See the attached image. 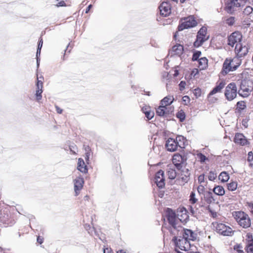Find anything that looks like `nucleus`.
<instances>
[{
  "label": "nucleus",
  "mask_w": 253,
  "mask_h": 253,
  "mask_svg": "<svg viewBox=\"0 0 253 253\" xmlns=\"http://www.w3.org/2000/svg\"><path fill=\"white\" fill-rule=\"evenodd\" d=\"M241 64V59L240 57H234L233 58H226L223 64L222 74L225 75L231 71H235Z\"/></svg>",
  "instance_id": "nucleus-1"
},
{
  "label": "nucleus",
  "mask_w": 253,
  "mask_h": 253,
  "mask_svg": "<svg viewBox=\"0 0 253 253\" xmlns=\"http://www.w3.org/2000/svg\"><path fill=\"white\" fill-rule=\"evenodd\" d=\"M166 216L169 223L171 225L169 231L173 235H176V231H179L182 230V226L178 225L177 219L174 211L168 208L166 210Z\"/></svg>",
  "instance_id": "nucleus-2"
},
{
  "label": "nucleus",
  "mask_w": 253,
  "mask_h": 253,
  "mask_svg": "<svg viewBox=\"0 0 253 253\" xmlns=\"http://www.w3.org/2000/svg\"><path fill=\"white\" fill-rule=\"evenodd\" d=\"M233 216L239 225L244 228H247L251 225V220L249 215L243 211H234Z\"/></svg>",
  "instance_id": "nucleus-3"
},
{
  "label": "nucleus",
  "mask_w": 253,
  "mask_h": 253,
  "mask_svg": "<svg viewBox=\"0 0 253 253\" xmlns=\"http://www.w3.org/2000/svg\"><path fill=\"white\" fill-rule=\"evenodd\" d=\"M197 24V22L193 16H190L182 18L180 20V23L178 26L179 31H182L186 29L194 27Z\"/></svg>",
  "instance_id": "nucleus-4"
},
{
  "label": "nucleus",
  "mask_w": 253,
  "mask_h": 253,
  "mask_svg": "<svg viewBox=\"0 0 253 253\" xmlns=\"http://www.w3.org/2000/svg\"><path fill=\"white\" fill-rule=\"evenodd\" d=\"M216 232L223 236H231L233 234V230L229 226L222 223L215 222L213 223Z\"/></svg>",
  "instance_id": "nucleus-5"
},
{
  "label": "nucleus",
  "mask_w": 253,
  "mask_h": 253,
  "mask_svg": "<svg viewBox=\"0 0 253 253\" xmlns=\"http://www.w3.org/2000/svg\"><path fill=\"white\" fill-rule=\"evenodd\" d=\"M237 94V87L235 83L229 84L226 87L224 95L226 99L229 101L235 99Z\"/></svg>",
  "instance_id": "nucleus-6"
},
{
  "label": "nucleus",
  "mask_w": 253,
  "mask_h": 253,
  "mask_svg": "<svg viewBox=\"0 0 253 253\" xmlns=\"http://www.w3.org/2000/svg\"><path fill=\"white\" fill-rule=\"evenodd\" d=\"M174 236L172 241L174 242L176 248L185 251H188L190 249L191 244L189 241L181 236H179L178 238L176 236V235Z\"/></svg>",
  "instance_id": "nucleus-7"
},
{
  "label": "nucleus",
  "mask_w": 253,
  "mask_h": 253,
  "mask_svg": "<svg viewBox=\"0 0 253 253\" xmlns=\"http://www.w3.org/2000/svg\"><path fill=\"white\" fill-rule=\"evenodd\" d=\"M246 1V0H231L227 3L226 9L228 13H232L237 8L244 6Z\"/></svg>",
  "instance_id": "nucleus-8"
},
{
  "label": "nucleus",
  "mask_w": 253,
  "mask_h": 253,
  "mask_svg": "<svg viewBox=\"0 0 253 253\" xmlns=\"http://www.w3.org/2000/svg\"><path fill=\"white\" fill-rule=\"evenodd\" d=\"M175 235H182V237L184 238L185 239H187L188 241H194L196 239V234L194 233L193 231L190 229H183L182 227V230L177 232L176 231Z\"/></svg>",
  "instance_id": "nucleus-9"
},
{
  "label": "nucleus",
  "mask_w": 253,
  "mask_h": 253,
  "mask_svg": "<svg viewBox=\"0 0 253 253\" xmlns=\"http://www.w3.org/2000/svg\"><path fill=\"white\" fill-rule=\"evenodd\" d=\"M242 35L239 32H235L232 33L228 38V45L233 46L234 44L241 43Z\"/></svg>",
  "instance_id": "nucleus-10"
},
{
  "label": "nucleus",
  "mask_w": 253,
  "mask_h": 253,
  "mask_svg": "<svg viewBox=\"0 0 253 253\" xmlns=\"http://www.w3.org/2000/svg\"><path fill=\"white\" fill-rule=\"evenodd\" d=\"M160 14L164 17H167L171 13V5L165 1H163L159 7Z\"/></svg>",
  "instance_id": "nucleus-11"
},
{
  "label": "nucleus",
  "mask_w": 253,
  "mask_h": 253,
  "mask_svg": "<svg viewBox=\"0 0 253 253\" xmlns=\"http://www.w3.org/2000/svg\"><path fill=\"white\" fill-rule=\"evenodd\" d=\"M155 182L159 188H163L165 185L164 172L163 170H160L158 171L155 175Z\"/></svg>",
  "instance_id": "nucleus-12"
},
{
  "label": "nucleus",
  "mask_w": 253,
  "mask_h": 253,
  "mask_svg": "<svg viewBox=\"0 0 253 253\" xmlns=\"http://www.w3.org/2000/svg\"><path fill=\"white\" fill-rule=\"evenodd\" d=\"M249 48L243 43H237L235 46V52L240 56H245L248 52Z\"/></svg>",
  "instance_id": "nucleus-13"
},
{
  "label": "nucleus",
  "mask_w": 253,
  "mask_h": 253,
  "mask_svg": "<svg viewBox=\"0 0 253 253\" xmlns=\"http://www.w3.org/2000/svg\"><path fill=\"white\" fill-rule=\"evenodd\" d=\"M84 184V180L83 177H78L74 180L75 196L79 195L80 190L83 188Z\"/></svg>",
  "instance_id": "nucleus-14"
},
{
  "label": "nucleus",
  "mask_w": 253,
  "mask_h": 253,
  "mask_svg": "<svg viewBox=\"0 0 253 253\" xmlns=\"http://www.w3.org/2000/svg\"><path fill=\"white\" fill-rule=\"evenodd\" d=\"M184 162V157L180 154H175L173 156L172 163L178 169H181L182 168Z\"/></svg>",
  "instance_id": "nucleus-15"
},
{
  "label": "nucleus",
  "mask_w": 253,
  "mask_h": 253,
  "mask_svg": "<svg viewBox=\"0 0 253 253\" xmlns=\"http://www.w3.org/2000/svg\"><path fill=\"white\" fill-rule=\"evenodd\" d=\"M165 146L168 151L174 152L178 150V147L174 139L169 138L166 141Z\"/></svg>",
  "instance_id": "nucleus-16"
},
{
  "label": "nucleus",
  "mask_w": 253,
  "mask_h": 253,
  "mask_svg": "<svg viewBox=\"0 0 253 253\" xmlns=\"http://www.w3.org/2000/svg\"><path fill=\"white\" fill-rule=\"evenodd\" d=\"M190 172L188 169L185 167L181 169L180 180L183 183L188 182L190 179Z\"/></svg>",
  "instance_id": "nucleus-17"
},
{
  "label": "nucleus",
  "mask_w": 253,
  "mask_h": 253,
  "mask_svg": "<svg viewBox=\"0 0 253 253\" xmlns=\"http://www.w3.org/2000/svg\"><path fill=\"white\" fill-rule=\"evenodd\" d=\"M247 237L246 251L248 253H253V239L252 235L250 234H248Z\"/></svg>",
  "instance_id": "nucleus-18"
},
{
  "label": "nucleus",
  "mask_w": 253,
  "mask_h": 253,
  "mask_svg": "<svg viewBox=\"0 0 253 253\" xmlns=\"http://www.w3.org/2000/svg\"><path fill=\"white\" fill-rule=\"evenodd\" d=\"M251 91V90L249 88L243 84H241L240 89L238 91V93L240 95L244 97H246L250 95Z\"/></svg>",
  "instance_id": "nucleus-19"
},
{
  "label": "nucleus",
  "mask_w": 253,
  "mask_h": 253,
  "mask_svg": "<svg viewBox=\"0 0 253 253\" xmlns=\"http://www.w3.org/2000/svg\"><path fill=\"white\" fill-rule=\"evenodd\" d=\"M225 85V83L224 82H220L218 84L216 85L215 87L212 89V90L210 92L209 95L211 96L216 93L220 92L221 90L224 87Z\"/></svg>",
  "instance_id": "nucleus-20"
},
{
  "label": "nucleus",
  "mask_w": 253,
  "mask_h": 253,
  "mask_svg": "<svg viewBox=\"0 0 253 253\" xmlns=\"http://www.w3.org/2000/svg\"><path fill=\"white\" fill-rule=\"evenodd\" d=\"M234 141L236 143L242 145H245L247 143V140L241 133H237L235 135Z\"/></svg>",
  "instance_id": "nucleus-21"
},
{
  "label": "nucleus",
  "mask_w": 253,
  "mask_h": 253,
  "mask_svg": "<svg viewBox=\"0 0 253 253\" xmlns=\"http://www.w3.org/2000/svg\"><path fill=\"white\" fill-rule=\"evenodd\" d=\"M209 36H202L201 35H197L196 41L194 42L195 47H199L204 42L209 39Z\"/></svg>",
  "instance_id": "nucleus-22"
},
{
  "label": "nucleus",
  "mask_w": 253,
  "mask_h": 253,
  "mask_svg": "<svg viewBox=\"0 0 253 253\" xmlns=\"http://www.w3.org/2000/svg\"><path fill=\"white\" fill-rule=\"evenodd\" d=\"M175 140L178 148L180 149L185 148L186 143L187 142V140L185 137H184L183 136L179 135L176 137Z\"/></svg>",
  "instance_id": "nucleus-23"
},
{
  "label": "nucleus",
  "mask_w": 253,
  "mask_h": 253,
  "mask_svg": "<svg viewBox=\"0 0 253 253\" xmlns=\"http://www.w3.org/2000/svg\"><path fill=\"white\" fill-rule=\"evenodd\" d=\"M169 110H168L167 107L161 104L156 110L157 115L161 117H163L165 115L169 114Z\"/></svg>",
  "instance_id": "nucleus-24"
},
{
  "label": "nucleus",
  "mask_w": 253,
  "mask_h": 253,
  "mask_svg": "<svg viewBox=\"0 0 253 253\" xmlns=\"http://www.w3.org/2000/svg\"><path fill=\"white\" fill-rule=\"evenodd\" d=\"M77 169L83 173H86L87 169L84 161L82 158H79L78 162Z\"/></svg>",
  "instance_id": "nucleus-25"
},
{
  "label": "nucleus",
  "mask_w": 253,
  "mask_h": 253,
  "mask_svg": "<svg viewBox=\"0 0 253 253\" xmlns=\"http://www.w3.org/2000/svg\"><path fill=\"white\" fill-rule=\"evenodd\" d=\"M174 100V98L172 96H168L164 98L161 101V104L167 107L170 105Z\"/></svg>",
  "instance_id": "nucleus-26"
},
{
  "label": "nucleus",
  "mask_w": 253,
  "mask_h": 253,
  "mask_svg": "<svg viewBox=\"0 0 253 253\" xmlns=\"http://www.w3.org/2000/svg\"><path fill=\"white\" fill-rule=\"evenodd\" d=\"M198 67L200 70L205 69L208 66V59L206 57H202L198 60Z\"/></svg>",
  "instance_id": "nucleus-27"
},
{
  "label": "nucleus",
  "mask_w": 253,
  "mask_h": 253,
  "mask_svg": "<svg viewBox=\"0 0 253 253\" xmlns=\"http://www.w3.org/2000/svg\"><path fill=\"white\" fill-rule=\"evenodd\" d=\"M213 192L214 194L219 196H222L225 194L224 189L221 186H215L213 189Z\"/></svg>",
  "instance_id": "nucleus-28"
},
{
  "label": "nucleus",
  "mask_w": 253,
  "mask_h": 253,
  "mask_svg": "<svg viewBox=\"0 0 253 253\" xmlns=\"http://www.w3.org/2000/svg\"><path fill=\"white\" fill-rule=\"evenodd\" d=\"M205 199L206 202L208 204L214 203V199L212 196V193L211 192H208L205 195Z\"/></svg>",
  "instance_id": "nucleus-29"
},
{
  "label": "nucleus",
  "mask_w": 253,
  "mask_h": 253,
  "mask_svg": "<svg viewBox=\"0 0 253 253\" xmlns=\"http://www.w3.org/2000/svg\"><path fill=\"white\" fill-rule=\"evenodd\" d=\"M218 178L221 182H225L229 180V176L226 172L222 171L220 173Z\"/></svg>",
  "instance_id": "nucleus-30"
},
{
  "label": "nucleus",
  "mask_w": 253,
  "mask_h": 253,
  "mask_svg": "<svg viewBox=\"0 0 253 253\" xmlns=\"http://www.w3.org/2000/svg\"><path fill=\"white\" fill-rule=\"evenodd\" d=\"M235 22L236 20L235 17L232 16L227 18L224 20V23L229 26L234 25L235 23Z\"/></svg>",
  "instance_id": "nucleus-31"
},
{
  "label": "nucleus",
  "mask_w": 253,
  "mask_h": 253,
  "mask_svg": "<svg viewBox=\"0 0 253 253\" xmlns=\"http://www.w3.org/2000/svg\"><path fill=\"white\" fill-rule=\"evenodd\" d=\"M167 173L169 178L170 179H174L176 176V171L175 169H173L169 168L168 169Z\"/></svg>",
  "instance_id": "nucleus-32"
},
{
  "label": "nucleus",
  "mask_w": 253,
  "mask_h": 253,
  "mask_svg": "<svg viewBox=\"0 0 253 253\" xmlns=\"http://www.w3.org/2000/svg\"><path fill=\"white\" fill-rule=\"evenodd\" d=\"M237 183L232 181L227 184V188L229 191H235L237 188Z\"/></svg>",
  "instance_id": "nucleus-33"
},
{
  "label": "nucleus",
  "mask_w": 253,
  "mask_h": 253,
  "mask_svg": "<svg viewBox=\"0 0 253 253\" xmlns=\"http://www.w3.org/2000/svg\"><path fill=\"white\" fill-rule=\"evenodd\" d=\"M0 221L1 222L3 223L6 226H10L11 225V224L9 222V220L8 218V215H6V217L4 216H2L1 214L0 215Z\"/></svg>",
  "instance_id": "nucleus-34"
},
{
  "label": "nucleus",
  "mask_w": 253,
  "mask_h": 253,
  "mask_svg": "<svg viewBox=\"0 0 253 253\" xmlns=\"http://www.w3.org/2000/svg\"><path fill=\"white\" fill-rule=\"evenodd\" d=\"M236 106L239 110H243L246 108V104L245 101H239L237 102Z\"/></svg>",
  "instance_id": "nucleus-35"
},
{
  "label": "nucleus",
  "mask_w": 253,
  "mask_h": 253,
  "mask_svg": "<svg viewBox=\"0 0 253 253\" xmlns=\"http://www.w3.org/2000/svg\"><path fill=\"white\" fill-rule=\"evenodd\" d=\"M197 201L198 199L196 198L195 193L194 191L191 192L189 199L190 203L194 204L197 202Z\"/></svg>",
  "instance_id": "nucleus-36"
},
{
  "label": "nucleus",
  "mask_w": 253,
  "mask_h": 253,
  "mask_svg": "<svg viewBox=\"0 0 253 253\" xmlns=\"http://www.w3.org/2000/svg\"><path fill=\"white\" fill-rule=\"evenodd\" d=\"M206 184H200L198 187H197V191H198V192L199 194H203L204 192H205V187L206 186Z\"/></svg>",
  "instance_id": "nucleus-37"
},
{
  "label": "nucleus",
  "mask_w": 253,
  "mask_h": 253,
  "mask_svg": "<svg viewBox=\"0 0 253 253\" xmlns=\"http://www.w3.org/2000/svg\"><path fill=\"white\" fill-rule=\"evenodd\" d=\"M207 30L206 27H203L198 31L197 35H201L202 36H208L207 35Z\"/></svg>",
  "instance_id": "nucleus-38"
},
{
  "label": "nucleus",
  "mask_w": 253,
  "mask_h": 253,
  "mask_svg": "<svg viewBox=\"0 0 253 253\" xmlns=\"http://www.w3.org/2000/svg\"><path fill=\"white\" fill-rule=\"evenodd\" d=\"M248 160L250 163V166L253 168V153L252 152H249Z\"/></svg>",
  "instance_id": "nucleus-39"
},
{
  "label": "nucleus",
  "mask_w": 253,
  "mask_h": 253,
  "mask_svg": "<svg viewBox=\"0 0 253 253\" xmlns=\"http://www.w3.org/2000/svg\"><path fill=\"white\" fill-rule=\"evenodd\" d=\"M198 181L199 184H207V182H205V175L203 174H201L199 176V177L198 178Z\"/></svg>",
  "instance_id": "nucleus-40"
},
{
  "label": "nucleus",
  "mask_w": 253,
  "mask_h": 253,
  "mask_svg": "<svg viewBox=\"0 0 253 253\" xmlns=\"http://www.w3.org/2000/svg\"><path fill=\"white\" fill-rule=\"evenodd\" d=\"M146 117L148 120H151L152 119L154 116V113L153 112L151 111L150 110L148 111H146V113L145 114Z\"/></svg>",
  "instance_id": "nucleus-41"
},
{
  "label": "nucleus",
  "mask_w": 253,
  "mask_h": 253,
  "mask_svg": "<svg viewBox=\"0 0 253 253\" xmlns=\"http://www.w3.org/2000/svg\"><path fill=\"white\" fill-rule=\"evenodd\" d=\"M216 177V174L213 171H210L208 175V178L211 181L214 180Z\"/></svg>",
  "instance_id": "nucleus-42"
},
{
  "label": "nucleus",
  "mask_w": 253,
  "mask_h": 253,
  "mask_svg": "<svg viewBox=\"0 0 253 253\" xmlns=\"http://www.w3.org/2000/svg\"><path fill=\"white\" fill-rule=\"evenodd\" d=\"M42 89H39V90H36V95L37 101H40L42 99Z\"/></svg>",
  "instance_id": "nucleus-43"
},
{
  "label": "nucleus",
  "mask_w": 253,
  "mask_h": 253,
  "mask_svg": "<svg viewBox=\"0 0 253 253\" xmlns=\"http://www.w3.org/2000/svg\"><path fill=\"white\" fill-rule=\"evenodd\" d=\"M193 93L196 97L198 98L201 96V90L199 88H197L193 90Z\"/></svg>",
  "instance_id": "nucleus-44"
},
{
  "label": "nucleus",
  "mask_w": 253,
  "mask_h": 253,
  "mask_svg": "<svg viewBox=\"0 0 253 253\" xmlns=\"http://www.w3.org/2000/svg\"><path fill=\"white\" fill-rule=\"evenodd\" d=\"M201 53L200 51H197L194 53L193 55L192 60L193 61L198 60L199 58L201 55Z\"/></svg>",
  "instance_id": "nucleus-45"
},
{
  "label": "nucleus",
  "mask_w": 253,
  "mask_h": 253,
  "mask_svg": "<svg viewBox=\"0 0 253 253\" xmlns=\"http://www.w3.org/2000/svg\"><path fill=\"white\" fill-rule=\"evenodd\" d=\"M252 11H253L252 7L250 6H247L245 8L244 11V13L245 14L249 15L250 13H251L252 12Z\"/></svg>",
  "instance_id": "nucleus-46"
},
{
  "label": "nucleus",
  "mask_w": 253,
  "mask_h": 253,
  "mask_svg": "<svg viewBox=\"0 0 253 253\" xmlns=\"http://www.w3.org/2000/svg\"><path fill=\"white\" fill-rule=\"evenodd\" d=\"M58 1V3L56 4L57 6H66V1H67L68 0H56Z\"/></svg>",
  "instance_id": "nucleus-47"
},
{
  "label": "nucleus",
  "mask_w": 253,
  "mask_h": 253,
  "mask_svg": "<svg viewBox=\"0 0 253 253\" xmlns=\"http://www.w3.org/2000/svg\"><path fill=\"white\" fill-rule=\"evenodd\" d=\"M185 85L186 83L185 82L181 81L179 84L180 90H183L185 88Z\"/></svg>",
  "instance_id": "nucleus-48"
},
{
  "label": "nucleus",
  "mask_w": 253,
  "mask_h": 253,
  "mask_svg": "<svg viewBox=\"0 0 253 253\" xmlns=\"http://www.w3.org/2000/svg\"><path fill=\"white\" fill-rule=\"evenodd\" d=\"M198 156L201 162H205V160L207 159L205 155H203L202 154H200L199 155H198Z\"/></svg>",
  "instance_id": "nucleus-49"
},
{
  "label": "nucleus",
  "mask_w": 253,
  "mask_h": 253,
  "mask_svg": "<svg viewBox=\"0 0 253 253\" xmlns=\"http://www.w3.org/2000/svg\"><path fill=\"white\" fill-rule=\"evenodd\" d=\"M234 249L237 250L238 253H243V251L242 250V247L239 246H237V247L235 246Z\"/></svg>",
  "instance_id": "nucleus-50"
},
{
  "label": "nucleus",
  "mask_w": 253,
  "mask_h": 253,
  "mask_svg": "<svg viewBox=\"0 0 253 253\" xmlns=\"http://www.w3.org/2000/svg\"><path fill=\"white\" fill-rule=\"evenodd\" d=\"M177 117L179 118L181 121L185 119V115L182 113L178 114L177 115Z\"/></svg>",
  "instance_id": "nucleus-51"
},
{
  "label": "nucleus",
  "mask_w": 253,
  "mask_h": 253,
  "mask_svg": "<svg viewBox=\"0 0 253 253\" xmlns=\"http://www.w3.org/2000/svg\"><path fill=\"white\" fill-rule=\"evenodd\" d=\"M248 206L250 208L251 212L253 214V203H248Z\"/></svg>",
  "instance_id": "nucleus-52"
},
{
  "label": "nucleus",
  "mask_w": 253,
  "mask_h": 253,
  "mask_svg": "<svg viewBox=\"0 0 253 253\" xmlns=\"http://www.w3.org/2000/svg\"><path fill=\"white\" fill-rule=\"evenodd\" d=\"M208 210H209V211L211 212V215H212V217H216V215H217V213H216V212H214V211H212L211 210V209H210V207H208Z\"/></svg>",
  "instance_id": "nucleus-53"
},
{
  "label": "nucleus",
  "mask_w": 253,
  "mask_h": 253,
  "mask_svg": "<svg viewBox=\"0 0 253 253\" xmlns=\"http://www.w3.org/2000/svg\"><path fill=\"white\" fill-rule=\"evenodd\" d=\"M104 253H113L110 248H106L104 249Z\"/></svg>",
  "instance_id": "nucleus-54"
},
{
  "label": "nucleus",
  "mask_w": 253,
  "mask_h": 253,
  "mask_svg": "<svg viewBox=\"0 0 253 253\" xmlns=\"http://www.w3.org/2000/svg\"><path fill=\"white\" fill-rule=\"evenodd\" d=\"M173 50H175L176 49H179L180 50H182L183 49L182 46L181 45H179L178 46H174L173 47Z\"/></svg>",
  "instance_id": "nucleus-55"
},
{
  "label": "nucleus",
  "mask_w": 253,
  "mask_h": 253,
  "mask_svg": "<svg viewBox=\"0 0 253 253\" xmlns=\"http://www.w3.org/2000/svg\"><path fill=\"white\" fill-rule=\"evenodd\" d=\"M41 47L39 46V47H38L37 51V53H36L37 58H39V56H40V53H41Z\"/></svg>",
  "instance_id": "nucleus-56"
},
{
  "label": "nucleus",
  "mask_w": 253,
  "mask_h": 253,
  "mask_svg": "<svg viewBox=\"0 0 253 253\" xmlns=\"http://www.w3.org/2000/svg\"><path fill=\"white\" fill-rule=\"evenodd\" d=\"M182 99H183V101L184 102H186V101L189 102L190 100V98L188 96H184V97H183Z\"/></svg>",
  "instance_id": "nucleus-57"
},
{
  "label": "nucleus",
  "mask_w": 253,
  "mask_h": 253,
  "mask_svg": "<svg viewBox=\"0 0 253 253\" xmlns=\"http://www.w3.org/2000/svg\"><path fill=\"white\" fill-rule=\"evenodd\" d=\"M150 109L149 108H148L146 106H145V107H142V111H143V112L145 114L146 113V111H149Z\"/></svg>",
  "instance_id": "nucleus-58"
},
{
  "label": "nucleus",
  "mask_w": 253,
  "mask_h": 253,
  "mask_svg": "<svg viewBox=\"0 0 253 253\" xmlns=\"http://www.w3.org/2000/svg\"><path fill=\"white\" fill-rule=\"evenodd\" d=\"M70 151H72L73 153H76V148H75V147L73 146H70Z\"/></svg>",
  "instance_id": "nucleus-59"
},
{
  "label": "nucleus",
  "mask_w": 253,
  "mask_h": 253,
  "mask_svg": "<svg viewBox=\"0 0 253 253\" xmlns=\"http://www.w3.org/2000/svg\"><path fill=\"white\" fill-rule=\"evenodd\" d=\"M56 110L57 113L59 114H61L62 112V110L58 106H56Z\"/></svg>",
  "instance_id": "nucleus-60"
},
{
  "label": "nucleus",
  "mask_w": 253,
  "mask_h": 253,
  "mask_svg": "<svg viewBox=\"0 0 253 253\" xmlns=\"http://www.w3.org/2000/svg\"><path fill=\"white\" fill-rule=\"evenodd\" d=\"M37 242L40 243V244H41L43 242V239L42 238H41V237H38V238H37Z\"/></svg>",
  "instance_id": "nucleus-61"
},
{
  "label": "nucleus",
  "mask_w": 253,
  "mask_h": 253,
  "mask_svg": "<svg viewBox=\"0 0 253 253\" xmlns=\"http://www.w3.org/2000/svg\"><path fill=\"white\" fill-rule=\"evenodd\" d=\"M42 89V84L39 85V84H37V90Z\"/></svg>",
  "instance_id": "nucleus-62"
},
{
  "label": "nucleus",
  "mask_w": 253,
  "mask_h": 253,
  "mask_svg": "<svg viewBox=\"0 0 253 253\" xmlns=\"http://www.w3.org/2000/svg\"><path fill=\"white\" fill-rule=\"evenodd\" d=\"M42 43H43L42 40L41 39V40L39 41L38 47H39V46H40V47H41V49L42 45Z\"/></svg>",
  "instance_id": "nucleus-63"
},
{
  "label": "nucleus",
  "mask_w": 253,
  "mask_h": 253,
  "mask_svg": "<svg viewBox=\"0 0 253 253\" xmlns=\"http://www.w3.org/2000/svg\"><path fill=\"white\" fill-rule=\"evenodd\" d=\"M243 25L245 28H247L250 26V23H246V21H244Z\"/></svg>",
  "instance_id": "nucleus-64"
}]
</instances>
